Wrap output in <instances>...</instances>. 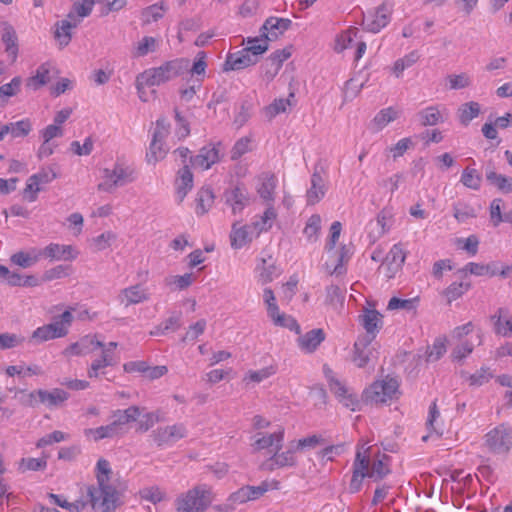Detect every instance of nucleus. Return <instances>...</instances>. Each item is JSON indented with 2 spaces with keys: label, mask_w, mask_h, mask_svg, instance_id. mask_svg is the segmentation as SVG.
Instances as JSON below:
<instances>
[{
  "label": "nucleus",
  "mask_w": 512,
  "mask_h": 512,
  "mask_svg": "<svg viewBox=\"0 0 512 512\" xmlns=\"http://www.w3.org/2000/svg\"><path fill=\"white\" fill-rule=\"evenodd\" d=\"M96 469L97 486H87V495L90 497L91 509L96 512H115L119 504V493L109 483L110 463L105 459H99Z\"/></svg>",
  "instance_id": "f257e3e1"
},
{
  "label": "nucleus",
  "mask_w": 512,
  "mask_h": 512,
  "mask_svg": "<svg viewBox=\"0 0 512 512\" xmlns=\"http://www.w3.org/2000/svg\"><path fill=\"white\" fill-rule=\"evenodd\" d=\"M189 61L186 59H175L163 63L159 67L150 68L140 74V82L149 87L160 86L188 70Z\"/></svg>",
  "instance_id": "f03ea898"
},
{
  "label": "nucleus",
  "mask_w": 512,
  "mask_h": 512,
  "mask_svg": "<svg viewBox=\"0 0 512 512\" xmlns=\"http://www.w3.org/2000/svg\"><path fill=\"white\" fill-rule=\"evenodd\" d=\"M399 394V382L395 378L386 376L367 387L362 393L361 400L368 405L387 404L397 399Z\"/></svg>",
  "instance_id": "7ed1b4c3"
},
{
  "label": "nucleus",
  "mask_w": 512,
  "mask_h": 512,
  "mask_svg": "<svg viewBox=\"0 0 512 512\" xmlns=\"http://www.w3.org/2000/svg\"><path fill=\"white\" fill-rule=\"evenodd\" d=\"M212 502L211 489L206 485H198L177 497V512H203Z\"/></svg>",
  "instance_id": "20e7f679"
},
{
  "label": "nucleus",
  "mask_w": 512,
  "mask_h": 512,
  "mask_svg": "<svg viewBox=\"0 0 512 512\" xmlns=\"http://www.w3.org/2000/svg\"><path fill=\"white\" fill-rule=\"evenodd\" d=\"M134 170L128 165L116 162L112 168L102 170V181L97 185L99 191L112 193L134 181Z\"/></svg>",
  "instance_id": "39448f33"
},
{
  "label": "nucleus",
  "mask_w": 512,
  "mask_h": 512,
  "mask_svg": "<svg viewBox=\"0 0 512 512\" xmlns=\"http://www.w3.org/2000/svg\"><path fill=\"white\" fill-rule=\"evenodd\" d=\"M73 321L70 310L64 311L56 317L53 322L38 327L32 334L30 342L42 343L48 340L61 338L67 335L68 329Z\"/></svg>",
  "instance_id": "423d86ee"
},
{
  "label": "nucleus",
  "mask_w": 512,
  "mask_h": 512,
  "mask_svg": "<svg viewBox=\"0 0 512 512\" xmlns=\"http://www.w3.org/2000/svg\"><path fill=\"white\" fill-rule=\"evenodd\" d=\"M485 445L496 454H505L512 448V428L500 424L485 435Z\"/></svg>",
  "instance_id": "0eeeda50"
},
{
  "label": "nucleus",
  "mask_w": 512,
  "mask_h": 512,
  "mask_svg": "<svg viewBox=\"0 0 512 512\" xmlns=\"http://www.w3.org/2000/svg\"><path fill=\"white\" fill-rule=\"evenodd\" d=\"M69 395L62 389L47 390H36L27 394V398L23 404L35 407L37 404L42 403L49 408L57 407L68 399Z\"/></svg>",
  "instance_id": "6e6552de"
},
{
  "label": "nucleus",
  "mask_w": 512,
  "mask_h": 512,
  "mask_svg": "<svg viewBox=\"0 0 512 512\" xmlns=\"http://www.w3.org/2000/svg\"><path fill=\"white\" fill-rule=\"evenodd\" d=\"M393 4L384 1L373 13L364 16L362 25L364 30L371 33H378L391 21Z\"/></svg>",
  "instance_id": "1a4fd4ad"
},
{
  "label": "nucleus",
  "mask_w": 512,
  "mask_h": 512,
  "mask_svg": "<svg viewBox=\"0 0 512 512\" xmlns=\"http://www.w3.org/2000/svg\"><path fill=\"white\" fill-rule=\"evenodd\" d=\"M223 201L233 215L240 214L250 203L248 190L244 185L231 186L224 191Z\"/></svg>",
  "instance_id": "9d476101"
},
{
  "label": "nucleus",
  "mask_w": 512,
  "mask_h": 512,
  "mask_svg": "<svg viewBox=\"0 0 512 512\" xmlns=\"http://www.w3.org/2000/svg\"><path fill=\"white\" fill-rule=\"evenodd\" d=\"M187 435L183 424L159 427L153 431V439L158 446H170Z\"/></svg>",
  "instance_id": "9b49d317"
},
{
  "label": "nucleus",
  "mask_w": 512,
  "mask_h": 512,
  "mask_svg": "<svg viewBox=\"0 0 512 512\" xmlns=\"http://www.w3.org/2000/svg\"><path fill=\"white\" fill-rule=\"evenodd\" d=\"M292 25V21L288 18L269 17L263 23L260 33L261 37L267 41L276 40L280 35L284 34Z\"/></svg>",
  "instance_id": "f8f14e48"
},
{
  "label": "nucleus",
  "mask_w": 512,
  "mask_h": 512,
  "mask_svg": "<svg viewBox=\"0 0 512 512\" xmlns=\"http://www.w3.org/2000/svg\"><path fill=\"white\" fill-rule=\"evenodd\" d=\"M359 322L366 331L362 337H371L374 340L382 327V315L375 309L364 308L359 315Z\"/></svg>",
  "instance_id": "ddd939ff"
},
{
  "label": "nucleus",
  "mask_w": 512,
  "mask_h": 512,
  "mask_svg": "<svg viewBox=\"0 0 512 512\" xmlns=\"http://www.w3.org/2000/svg\"><path fill=\"white\" fill-rule=\"evenodd\" d=\"M219 161V150L213 146L208 145L202 147L198 154L190 157V163L195 169L207 170Z\"/></svg>",
  "instance_id": "4468645a"
},
{
  "label": "nucleus",
  "mask_w": 512,
  "mask_h": 512,
  "mask_svg": "<svg viewBox=\"0 0 512 512\" xmlns=\"http://www.w3.org/2000/svg\"><path fill=\"white\" fill-rule=\"evenodd\" d=\"M102 346V341L97 340L95 336L87 335L81 338L79 341L69 345L63 351V355L66 357L87 355L90 352L94 351L96 347Z\"/></svg>",
  "instance_id": "2eb2a0df"
},
{
  "label": "nucleus",
  "mask_w": 512,
  "mask_h": 512,
  "mask_svg": "<svg viewBox=\"0 0 512 512\" xmlns=\"http://www.w3.org/2000/svg\"><path fill=\"white\" fill-rule=\"evenodd\" d=\"M1 41L5 45L6 53L15 61L18 56V36L14 27L7 21L0 23Z\"/></svg>",
  "instance_id": "dca6fc26"
},
{
  "label": "nucleus",
  "mask_w": 512,
  "mask_h": 512,
  "mask_svg": "<svg viewBox=\"0 0 512 512\" xmlns=\"http://www.w3.org/2000/svg\"><path fill=\"white\" fill-rule=\"evenodd\" d=\"M353 475L350 481L349 490L356 493L361 489L363 479L368 477L367 469L369 468V459L362 456L361 452H357L353 464Z\"/></svg>",
  "instance_id": "f3484780"
},
{
  "label": "nucleus",
  "mask_w": 512,
  "mask_h": 512,
  "mask_svg": "<svg viewBox=\"0 0 512 512\" xmlns=\"http://www.w3.org/2000/svg\"><path fill=\"white\" fill-rule=\"evenodd\" d=\"M258 58L250 55L244 48L235 53L228 54L224 63V71L242 70L246 67L256 64Z\"/></svg>",
  "instance_id": "a211bd4d"
},
{
  "label": "nucleus",
  "mask_w": 512,
  "mask_h": 512,
  "mask_svg": "<svg viewBox=\"0 0 512 512\" xmlns=\"http://www.w3.org/2000/svg\"><path fill=\"white\" fill-rule=\"evenodd\" d=\"M325 337L322 329H312L300 335L297 339V344L302 352L310 354L317 350L319 345L325 340Z\"/></svg>",
  "instance_id": "6ab92c4d"
},
{
  "label": "nucleus",
  "mask_w": 512,
  "mask_h": 512,
  "mask_svg": "<svg viewBox=\"0 0 512 512\" xmlns=\"http://www.w3.org/2000/svg\"><path fill=\"white\" fill-rule=\"evenodd\" d=\"M371 337H358L354 343L353 362L359 367H365L372 355L373 349L370 347L372 344Z\"/></svg>",
  "instance_id": "aec40b11"
},
{
  "label": "nucleus",
  "mask_w": 512,
  "mask_h": 512,
  "mask_svg": "<svg viewBox=\"0 0 512 512\" xmlns=\"http://www.w3.org/2000/svg\"><path fill=\"white\" fill-rule=\"evenodd\" d=\"M193 188V174L188 167L184 165L177 173L175 180L176 199L178 203H181L186 195Z\"/></svg>",
  "instance_id": "412c9836"
},
{
  "label": "nucleus",
  "mask_w": 512,
  "mask_h": 512,
  "mask_svg": "<svg viewBox=\"0 0 512 512\" xmlns=\"http://www.w3.org/2000/svg\"><path fill=\"white\" fill-rule=\"evenodd\" d=\"M80 21L81 19H78L74 13L70 12L66 19L57 23L55 38L59 41L61 46H67L69 44L71 41V30L76 28Z\"/></svg>",
  "instance_id": "4be33fe9"
},
{
  "label": "nucleus",
  "mask_w": 512,
  "mask_h": 512,
  "mask_svg": "<svg viewBox=\"0 0 512 512\" xmlns=\"http://www.w3.org/2000/svg\"><path fill=\"white\" fill-rule=\"evenodd\" d=\"M254 226L243 225L240 226L238 222L232 225L230 233L231 246L234 249H241L247 243L252 241Z\"/></svg>",
  "instance_id": "5701e85b"
},
{
  "label": "nucleus",
  "mask_w": 512,
  "mask_h": 512,
  "mask_svg": "<svg viewBox=\"0 0 512 512\" xmlns=\"http://www.w3.org/2000/svg\"><path fill=\"white\" fill-rule=\"evenodd\" d=\"M256 440L253 444L256 450H262L266 448H274L275 451H279L282 448V443L284 440V429H279L278 431L271 434H257Z\"/></svg>",
  "instance_id": "b1692460"
},
{
  "label": "nucleus",
  "mask_w": 512,
  "mask_h": 512,
  "mask_svg": "<svg viewBox=\"0 0 512 512\" xmlns=\"http://www.w3.org/2000/svg\"><path fill=\"white\" fill-rule=\"evenodd\" d=\"M406 259V252L401 244H394L385 257L384 263L387 265L390 274L388 277H393L398 272Z\"/></svg>",
  "instance_id": "393cba45"
},
{
  "label": "nucleus",
  "mask_w": 512,
  "mask_h": 512,
  "mask_svg": "<svg viewBox=\"0 0 512 512\" xmlns=\"http://www.w3.org/2000/svg\"><path fill=\"white\" fill-rule=\"evenodd\" d=\"M494 322V330L496 334L504 337L512 336V316L508 309L499 308L497 313L491 317Z\"/></svg>",
  "instance_id": "a878e982"
},
{
  "label": "nucleus",
  "mask_w": 512,
  "mask_h": 512,
  "mask_svg": "<svg viewBox=\"0 0 512 512\" xmlns=\"http://www.w3.org/2000/svg\"><path fill=\"white\" fill-rule=\"evenodd\" d=\"M442 111H446L443 107L442 110L438 105L428 106L420 110L417 114L422 126H435L445 121Z\"/></svg>",
  "instance_id": "bb28decb"
},
{
  "label": "nucleus",
  "mask_w": 512,
  "mask_h": 512,
  "mask_svg": "<svg viewBox=\"0 0 512 512\" xmlns=\"http://www.w3.org/2000/svg\"><path fill=\"white\" fill-rule=\"evenodd\" d=\"M326 187L322 176L314 172L311 176V187L307 190L306 198L309 205L318 203L325 195Z\"/></svg>",
  "instance_id": "cd10ccee"
},
{
  "label": "nucleus",
  "mask_w": 512,
  "mask_h": 512,
  "mask_svg": "<svg viewBox=\"0 0 512 512\" xmlns=\"http://www.w3.org/2000/svg\"><path fill=\"white\" fill-rule=\"evenodd\" d=\"M42 254L52 260H71L76 257L74 249L70 245L49 244L44 248Z\"/></svg>",
  "instance_id": "c85d7f7f"
},
{
  "label": "nucleus",
  "mask_w": 512,
  "mask_h": 512,
  "mask_svg": "<svg viewBox=\"0 0 512 512\" xmlns=\"http://www.w3.org/2000/svg\"><path fill=\"white\" fill-rule=\"evenodd\" d=\"M296 450L294 442H291L286 451L282 453L275 451L273 456L268 460V463H271L270 469L273 470L274 468L294 466L296 464V458L294 456Z\"/></svg>",
  "instance_id": "c756f323"
},
{
  "label": "nucleus",
  "mask_w": 512,
  "mask_h": 512,
  "mask_svg": "<svg viewBox=\"0 0 512 512\" xmlns=\"http://www.w3.org/2000/svg\"><path fill=\"white\" fill-rule=\"evenodd\" d=\"M121 302L126 306L138 304L149 299V294L141 285H134L121 291Z\"/></svg>",
  "instance_id": "7c9ffc66"
},
{
  "label": "nucleus",
  "mask_w": 512,
  "mask_h": 512,
  "mask_svg": "<svg viewBox=\"0 0 512 512\" xmlns=\"http://www.w3.org/2000/svg\"><path fill=\"white\" fill-rule=\"evenodd\" d=\"M260 185L257 188L259 196L266 202L274 200V191L277 185V178L272 173H264L260 177Z\"/></svg>",
  "instance_id": "2f4dec72"
},
{
  "label": "nucleus",
  "mask_w": 512,
  "mask_h": 512,
  "mask_svg": "<svg viewBox=\"0 0 512 512\" xmlns=\"http://www.w3.org/2000/svg\"><path fill=\"white\" fill-rule=\"evenodd\" d=\"M481 113V106L478 102L470 101L462 104L458 108V119L463 126H468L470 122L477 118Z\"/></svg>",
  "instance_id": "473e14b6"
},
{
  "label": "nucleus",
  "mask_w": 512,
  "mask_h": 512,
  "mask_svg": "<svg viewBox=\"0 0 512 512\" xmlns=\"http://www.w3.org/2000/svg\"><path fill=\"white\" fill-rule=\"evenodd\" d=\"M140 416V409L137 406H130L125 410H116L113 415V423L119 431V428L130 422H134Z\"/></svg>",
  "instance_id": "72a5a7b5"
},
{
  "label": "nucleus",
  "mask_w": 512,
  "mask_h": 512,
  "mask_svg": "<svg viewBox=\"0 0 512 512\" xmlns=\"http://www.w3.org/2000/svg\"><path fill=\"white\" fill-rule=\"evenodd\" d=\"M258 282L265 285L273 281L277 277V268L272 261V258L261 259V265H257Z\"/></svg>",
  "instance_id": "f704fd0d"
},
{
  "label": "nucleus",
  "mask_w": 512,
  "mask_h": 512,
  "mask_svg": "<svg viewBox=\"0 0 512 512\" xmlns=\"http://www.w3.org/2000/svg\"><path fill=\"white\" fill-rule=\"evenodd\" d=\"M460 272H463L465 274L470 273L475 276L493 277V276L497 275L498 270L496 269L495 263L481 264V263L469 262L460 270Z\"/></svg>",
  "instance_id": "c9c22d12"
},
{
  "label": "nucleus",
  "mask_w": 512,
  "mask_h": 512,
  "mask_svg": "<svg viewBox=\"0 0 512 512\" xmlns=\"http://www.w3.org/2000/svg\"><path fill=\"white\" fill-rule=\"evenodd\" d=\"M115 358H108V355H102L92 361L91 365L87 369V375L89 378H98L100 375H104V368L113 366L116 364Z\"/></svg>",
  "instance_id": "e433bc0d"
},
{
  "label": "nucleus",
  "mask_w": 512,
  "mask_h": 512,
  "mask_svg": "<svg viewBox=\"0 0 512 512\" xmlns=\"http://www.w3.org/2000/svg\"><path fill=\"white\" fill-rule=\"evenodd\" d=\"M420 58L418 51L414 50L406 54L404 57L399 58L393 65V73L397 78L401 77L404 70L413 66Z\"/></svg>",
  "instance_id": "4c0bfd02"
},
{
  "label": "nucleus",
  "mask_w": 512,
  "mask_h": 512,
  "mask_svg": "<svg viewBox=\"0 0 512 512\" xmlns=\"http://www.w3.org/2000/svg\"><path fill=\"white\" fill-rule=\"evenodd\" d=\"M460 181L469 189L479 190L482 182V176L476 169L467 167L463 170Z\"/></svg>",
  "instance_id": "58836bf2"
},
{
  "label": "nucleus",
  "mask_w": 512,
  "mask_h": 512,
  "mask_svg": "<svg viewBox=\"0 0 512 512\" xmlns=\"http://www.w3.org/2000/svg\"><path fill=\"white\" fill-rule=\"evenodd\" d=\"M49 66L42 64L36 70V74L27 80V86L33 90L39 89L41 86L49 82Z\"/></svg>",
  "instance_id": "ea45409f"
},
{
  "label": "nucleus",
  "mask_w": 512,
  "mask_h": 512,
  "mask_svg": "<svg viewBox=\"0 0 512 512\" xmlns=\"http://www.w3.org/2000/svg\"><path fill=\"white\" fill-rule=\"evenodd\" d=\"M486 179L500 191L504 193L512 192V178L497 174L495 171L491 170L486 173Z\"/></svg>",
  "instance_id": "a19ab883"
},
{
  "label": "nucleus",
  "mask_w": 512,
  "mask_h": 512,
  "mask_svg": "<svg viewBox=\"0 0 512 512\" xmlns=\"http://www.w3.org/2000/svg\"><path fill=\"white\" fill-rule=\"evenodd\" d=\"M291 98H294L293 92L289 93V97L287 99L280 98L274 100L272 104L265 108L266 116L271 119L280 113L286 112L287 108L293 105Z\"/></svg>",
  "instance_id": "79ce46f5"
},
{
  "label": "nucleus",
  "mask_w": 512,
  "mask_h": 512,
  "mask_svg": "<svg viewBox=\"0 0 512 512\" xmlns=\"http://www.w3.org/2000/svg\"><path fill=\"white\" fill-rule=\"evenodd\" d=\"M86 436H92L95 441H99L104 438L114 437L118 430L115 424L111 422L108 425L100 426L98 428H89L84 431Z\"/></svg>",
  "instance_id": "37998d69"
},
{
  "label": "nucleus",
  "mask_w": 512,
  "mask_h": 512,
  "mask_svg": "<svg viewBox=\"0 0 512 512\" xmlns=\"http://www.w3.org/2000/svg\"><path fill=\"white\" fill-rule=\"evenodd\" d=\"M269 317L272 319L273 323L276 326L285 327L292 331H295L297 334H300V326L297 323V321L284 313H280L279 309L276 313H272L269 315Z\"/></svg>",
  "instance_id": "c03bdc74"
},
{
  "label": "nucleus",
  "mask_w": 512,
  "mask_h": 512,
  "mask_svg": "<svg viewBox=\"0 0 512 512\" xmlns=\"http://www.w3.org/2000/svg\"><path fill=\"white\" fill-rule=\"evenodd\" d=\"M398 112L392 108L388 107L380 110L373 119V123L376 126L377 130H382L386 125L397 119Z\"/></svg>",
  "instance_id": "a18cd8bd"
},
{
  "label": "nucleus",
  "mask_w": 512,
  "mask_h": 512,
  "mask_svg": "<svg viewBox=\"0 0 512 512\" xmlns=\"http://www.w3.org/2000/svg\"><path fill=\"white\" fill-rule=\"evenodd\" d=\"M214 201V195L211 189H201L197 194V207L196 213L203 215L205 214L210 207L212 206Z\"/></svg>",
  "instance_id": "49530a36"
},
{
  "label": "nucleus",
  "mask_w": 512,
  "mask_h": 512,
  "mask_svg": "<svg viewBox=\"0 0 512 512\" xmlns=\"http://www.w3.org/2000/svg\"><path fill=\"white\" fill-rule=\"evenodd\" d=\"M166 153L167 149L164 147V141L152 137V141L149 146V152L146 155L148 162L156 163L163 159Z\"/></svg>",
  "instance_id": "de8ad7c7"
},
{
  "label": "nucleus",
  "mask_w": 512,
  "mask_h": 512,
  "mask_svg": "<svg viewBox=\"0 0 512 512\" xmlns=\"http://www.w3.org/2000/svg\"><path fill=\"white\" fill-rule=\"evenodd\" d=\"M247 44L248 46L244 49L256 58L268 50V41L261 37V35L259 37L248 38Z\"/></svg>",
  "instance_id": "09e8293b"
},
{
  "label": "nucleus",
  "mask_w": 512,
  "mask_h": 512,
  "mask_svg": "<svg viewBox=\"0 0 512 512\" xmlns=\"http://www.w3.org/2000/svg\"><path fill=\"white\" fill-rule=\"evenodd\" d=\"M386 459L388 458L384 455L382 459H376L373 461L371 469H367L369 478L380 480L390 472L388 465L384 462Z\"/></svg>",
  "instance_id": "8fccbe9b"
},
{
  "label": "nucleus",
  "mask_w": 512,
  "mask_h": 512,
  "mask_svg": "<svg viewBox=\"0 0 512 512\" xmlns=\"http://www.w3.org/2000/svg\"><path fill=\"white\" fill-rule=\"evenodd\" d=\"M321 229V217L317 214L312 215L304 228V235L309 241H316Z\"/></svg>",
  "instance_id": "3c124183"
},
{
  "label": "nucleus",
  "mask_w": 512,
  "mask_h": 512,
  "mask_svg": "<svg viewBox=\"0 0 512 512\" xmlns=\"http://www.w3.org/2000/svg\"><path fill=\"white\" fill-rule=\"evenodd\" d=\"M470 288L469 283L453 282L443 292L449 303L461 297Z\"/></svg>",
  "instance_id": "603ef678"
},
{
  "label": "nucleus",
  "mask_w": 512,
  "mask_h": 512,
  "mask_svg": "<svg viewBox=\"0 0 512 512\" xmlns=\"http://www.w3.org/2000/svg\"><path fill=\"white\" fill-rule=\"evenodd\" d=\"M201 87V79H189L187 86L179 90L180 98L184 102H190Z\"/></svg>",
  "instance_id": "864d4df0"
},
{
  "label": "nucleus",
  "mask_w": 512,
  "mask_h": 512,
  "mask_svg": "<svg viewBox=\"0 0 512 512\" xmlns=\"http://www.w3.org/2000/svg\"><path fill=\"white\" fill-rule=\"evenodd\" d=\"M275 218H276V212L273 207L269 206L263 213L260 221H256L253 224L254 229L257 230V234L271 228L273 220Z\"/></svg>",
  "instance_id": "5fc2aeb1"
},
{
  "label": "nucleus",
  "mask_w": 512,
  "mask_h": 512,
  "mask_svg": "<svg viewBox=\"0 0 512 512\" xmlns=\"http://www.w3.org/2000/svg\"><path fill=\"white\" fill-rule=\"evenodd\" d=\"M449 88L459 90L471 85V78L466 73L448 75Z\"/></svg>",
  "instance_id": "6e6d98bb"
},
{
  "label": "nucleus",
  "mask_w": 512,
  "mask_h": 512,
  "mask_svg": "<svg viewBox=\"0 0 512 512\" xmlns=\"http://www.w3.org/2000/svg\"><path fill=\"white\" fill-rule=\"evenodd\" d=\"M454 217L458 222H465L469 218L476 217V211L473 207L466 204H455L453 206Z\"/></svg>",
  "instance_id": "4d7b16f0"
},
{
  "label": "nucleus",
  "mask_w": 512,
  "mask_h": 512,
  "mask_svg": "<svg viewBox=\"0 0 512 512\" xmlns=\"http://www.w3.org/2000/svg\"><path fill=\"white\" fill-rule=\"evenodd\" d=\"M356 34V29H349L346 32L340 34L336 38L335 50L337 52H342L343 50L349 48L354 40V37H356Z\"/></svg>",
  "instance_id": "13d9d810"
},
{
  "label": "nucleus",
  "mask_w": 512,
  "mask_h": 512,
  "mask_svg": "<svg viewBox=\"0 0 512 512\" xmlns=\"http://www.w3.org/2000/svg\"><path fill=\"white\" fill-rule=\"evenodd\" d=\"M502 199L496 198L490 204V218L494 227L504 222V214H502Z\"/></svg>",
  "instance_id": "bf43d9fd"
},
{
  "label": "nucleus",
  "mask_w": 512,
  "mask_h": 512,
  "mask_svg": "<svg viewBox=\"0 0 512 512\" xmlns=\"http://www.w3.org/2000/svg\"><path fill=\"white\" fill-rule=\"evenodd\" d=\"M47 465L44 458H23L20 463L22 471H39L43 470Z\"/></svg>",
  "instance_id": "052dcab7"
},
{
  "label": "nucleus",
  "mask_w": 512,
  "mask_h": 512,
  "mask_svg": "<svg viewBox=\"0 0 512 512\" xmlns=\"http://www.w3.org/2000/svg\"><path fill=\"white\" fill-rule=\"evenodd\" d=\"M31 131V123L29 120H20L11 123L10 135L13 138L25 137Z\"/></svg>",
  "instance_id": "680f3d73"
},
{
  "label": "nucleus",
  "mask_w": 512,
  "mask_h": 512,
  "mask_svg": "<svg viewBox=\"0 0 512 512\" xmlns=\"http://www.w3.org/2000/svg\"><path fill=\"white\" fill-rule=\"evenodd\" d=\"M38 260V256L37 255H34V256H31L29 253H25V252H17L15 254L12 255L11 257V261L20 266V267H23V268H28L30 266H32L33 264H35Z\"/></svg>",
  "instance_id": "e2e57ef3"
},
{
  "label": "nucleus",
  "mask_w": 512,
  "mask_h": 512,
  "mask_svg": "<svg viewBox=\"0 0 512 512\" xmlns=\"http://www.w3.org/2000/svg\"><path fill=\"white\" fill-rule=\"evenodd\" d=\"M94 142L91 137H87L81 145L78 141L70 144L71 150L78 156L89 155L93 150Z\"/></svg>",
  "instance_id": "0e129e2a"
},
{
  "label": "nucleus",
  "mask_w": 512,
  "mask_h": 512,
  "mask_svg": "<svg viewBox=\"0 0 512 512\" xmlns=\"http://www.w3.org/2000/svg\"><path fill=\"white\" fill-rule=\"evenodd\" d=\"M194 281V276L192 273H185L184 275H176L167 279L168 285H176V287L180 290H183L189 287Z\"/></svg>",
  "instance_id": "69168bd1"
},
{
  "label": "nucleus",
  "mask_w": 512,
  "mask_h": 512,
  "mask_svg": "<svg viewBox=\"0 0 512 512\" xmlns=\"http://www.w3.org/2000/svg\"><path fill=\"white\" fill-rule=\"evenodd\" d=\"M144 500L157 504L165 498V493L158 487H150L141 491Z\"/></svg>",
  "instance_id": "338daca9"
},
{
  "label": "nucleus",
  "mask_w": 512,
  "mask_h": 512,
  "mask_svg": "<svg viewBox=\"0 0 512 512\" xmlns=\"http://www.w3.org/2000/svg\"><path fill=\"white\" fill-rule=\"evenodd\" d=\"M114 240L115 235L112 232H105L93 239V246L97 251H102L110 247Z\"/></svg>",
  "instance_id": "774afa93"
}]
</instances>
